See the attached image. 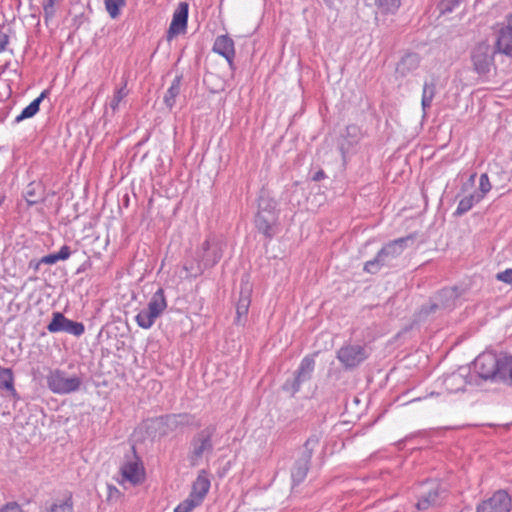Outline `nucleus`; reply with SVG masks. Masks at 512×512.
I'll list each match as a JSON object with an SVG mask.
<instances>
[{"mask_svg":"<svg viewBox=\"0 0 512 512\" xmlns=\"http://www.w3.org/2000/svg\"><path fill=\"white\" fill-rule=\"evenodd\" d=\"M408 242H413L411 237H401L387 243L370 261H367L364 270L368 273H377L381 267L397 266L398 258L402 255Z\"/></svg>","mask_w":512,"mask_h":512,"instance_id":"f257e3e1","label":"nucleus"},{"mask_svg":"<svg viewBox=\"0 0 512 512\" xmlns=\"http://www.w3.org/2000/svg\"><path fill=\"white\" fill-rule=\"evenodd\" d=\"M167 308V301L164 290L159 288L150 298L146 308L142 309L135 317L139 327L149 329L156 319L162 315Z\"/></svg>","mask_w":512,"mask_h":512,"instance_id":"f03ea898","label":"nucleus"},{"mask_svg":"<svg viewBox=\"0 0 512 512\" xmlns=\"http://www.w3.org/2000/svg\"><path fill=\"white\" fill-rule=\"evenodd\" d=\"M318 445L319 437L312 435L300 449L299 456L291 469V478L294 486L299 485L306 478L313 452Z\"/></svg>","mask_w":512,"mask_h":512,"instance_id":"7ed1b4c3","label":"nucleus"},{"mask_svg":"<svg viewBox=\"0 0 512 512\" xmlns=\"http://www.w3.org/2000/svg\"><path fill=\"white\" fill-rule=\"evenodd\" d=\"M223 243L216 236H209L202 244L198 258L199 263L197 266V274L203 273L207 268H210L217 264L222 258Z\"/></svg>","mask_w":512,"mask_h":512,"instance_id":"20e7f679","label":"nucleus"},{"mask_svg":"<svg viewBox=\"0 0 512 512\" xmlns=\"http://www.w3.org/2000/svg\"><path fill=\"white\" fill-rule=\"evenodd\" d=\"M216 432V427L213 425L207 426L199 431L191 440V448L188 459L192 466L199 464L204 454L211 453L213 450L212 437Z\"/></svg>","mask_w":512,"mask_h":512,"instance_id":"39448f33","label":"nucleus"},{"mask_svg":"<svg viewBox=\"0 0 512 512\" xmlns=\"http://www.w3.org/2000/svg\"><path fill=\"white\" fill-rule=\"evenodd\" d=\"M46 383L53 393L63 395L78 391L82 380L78 376L67 377L66 372L54 369L46 376Z\"/></svg>","mask_w":512,"mask_h":512,"instance_id":"423d86ee","label":"nucleus"},{"mask_svg":"<svg viewBox=\"0 0 512 512\" xmlns=\"http://www.w3.org/2000/svg\"><path fill=\"white\" fill-rule=\"evenodd\" d=\"M447 496V490L438 481H430L422 484L416 508L420 511L440 506Z\"/></svg>","mask_w":512,"mask_h":512,"instance_id":"0eeeda50","label":"nucleus"},{"mask_svg":"<svg viewBox=\"0 0 512 512\" xmlns=\"http://www.w3.org/2000/svg\"><path fill=\"white\" fill-rule=\"evenodd\" d=\"M368 357V349L360 344H346L337 351V359L346 370L358 367Z\"/></svg>","mask_w":512,"mask_h":512,"instance_id":"6e6552de","label":"nucleus"},{"mask_svg":"<svg viewBox=\"0 0 512 512\" xmlns=\"http://www.w3.org/2000/svg\"><path fill=\"white\" fill-rule=\"evenodd\" d=\"M314 357L315 355H307L302 359L298 369L294 373V378L285 382L283 386L284 390L295 394L300 390L303 383L311 379L315 368Z\"/></svg>","mask_w":512,"mask_h":512,"instance_id":"1a4fd4ad","label":"nucleus"},{"mask_svg":"<svg viewBox=\"0 0 512 512\" xmlns=\"http://www.w3.org/2000/svg\"><path fill=\"white\" fill-rule=\"evenodd\" d=\"M500 357L492 352L480 354L474 361V370L484 380L498 381Z\"/></svg>","mask_w":512,"mask_h":512,"instance_id":"9d476101","label":"nucleus"},{"mask_svg":"<svg viewBox=\"0 0 512 512\" xmlns=\"http://www.w3.org/2000/svg\"><path fill=\"white\" fill-rule=\"evenodd\" d=\"M46 328L50 333L66 332L76 337L82 336L85 332L83 323L70 320L61 312L52 314V319Z\"/></svg>","mask_w":512,"mask_h":512,"instance_id":"9b49d317","label":"nucleus"},{"mask_svg":"<svg viewBox=\"0 0 512 512\" xmlns=\"http://www.w3.org/2000/svg\"><path fill=\"white\" fill-rule=\"evenodd\" d=\"M511 498L504 490L496 491L477 506V512H510Z\"/></svg>","mask_w":512,"mask_h":512,"instance_id":"f8f14e48","label":"nucleus"},{"mask_svg":"<svg viewBox=\"0 0 512 512\" xmlns=\"http://www.w3.org/2000/svg\"><path fill=\"white\" fill-rule=\"evenodd\" d=\"M472 62L479 74L487 73L493 63L490 46L486 43L477 45L472 53Z\"/></svg>","mask_w":512,"mask_h":512,"instance_id":"ddd939ff","label":"nucleus"},{"mask_svg":"<svg viewBox=\"0 0 512 512\" xmlns=\"http://www.w3.org/2000/svg\"><path fill=\"white\" fill-rule=\"evenodd\" d=\"M458 297L459 294L455 287L442 289L437 295L439 302H434L430 304L429 307L423 306L420 310V314L429 315L440 308H450L454 305V302Z\"/></svg>","mask_w":512,"mask_h":512,"instance_id":"4468645a","label":"nucleus"},{"mask_svg":"<svg viewBox=\"0 0 512 512\" xmlns=\"http://www.w3.org/2000/svg\"><path fill=\"white\" fill-rule=\"evenodd\" d=\"M188 19V4L186 2L179 3L173 14L172 21L168 30V37L172 38L185 32Z\"/></svg>","mask_w":512,"mask_h":512,"instance_id":"2eb2a0df","label":"nucleus"},{"mask_svg":"<svg viewBox=\"0 0 512 512\" xmlns=\"http://www.w3.org/2000/svg\"><path fill=\"white\" fill-rule=\"evenodd\" d=\"M122 481H128L132 485H138L143 482L145 473L144 468L138 460H129L121 467Z\"/></svg>","mask_w":512,"mask_h":512,"instance_id":"dca6fc26","label":"nucleus"},{"mask_svg":"<svg viewBox=\"0 0 512 512\" xmlns=\"http://www.w3.org/2000/svg\"><path fill=\"white\" fill-rule=\"evenodd\" d=\"M213 51L223 56L229 66L233 67V59L235 56L234 41L227 35H220L215 39Z\"/></svg>","mask_w":512,"mask_h":512,"instance_id":"f3484780","label":"nucleus"},{"mask_svg":"<svg viewBox=\"0 0 512 512\" xmlns=\"http://www.w3.org/2000/svg\"><path fill=\"white\" fill-rule=\"evenodd\" d=\"M45 187L41 182H30L23 191V198L28 206L39 204L45 200Z\"/></svg>","mask_w":512,"mask_h":512,"instance_id":"a211bd4d","label":"nucleus"},{"mask_svg":"<svg viewBox=\"0 0 512 512\" xmlns=\"http://www.w3.org/2000/svg\"><path fill=\"white\" fill-rule=\"evenodd\" d=\"M252 289L248 283L241 287L240 296L236 305L237 323H240L243 317L247 316L251 303Z\"/></svg>","mask_w":512,"mask_h":512,"instance_id":"6ab92c4d","label":"nucleus"},{"mask_svg":"<svg viewBox=\"0 0 512 512\" xmlns=\"http://www.w3.org/2000/svg\"><path fill=\"white\" fill-rule=\"evenodd\" d=\"M41 512H73L72 495L67 494L63 498L46 502Z\"/></svg>","mask_w":512,"mask_h":512,"instance_id":"aec40b11","label":"nucleus"},{"mask_svg":"<svg viewBox=\"0 0 512 512\" xmlns=\"http://www.w3.org/2000/svg\"><path fill=\"white\" fill-rule=\"evenodd\" d=\"M165 425L171 430H176L179 427L197 425L195 417L188 413L171 414L164 418Z\"/></svg>","mask_w":512,"mask_h":512,"instance_id":"412c9836","label":"nucleus"},{"mask_svg":"<svg viewBox=\"0 0 512 512\" xmlns=\"http://www.w3.org/2000/svg\"><path fill=\"white\" fill-rule=\"evenodd\" d=\"M210 488V481L204 474H199L193 482L190 495L195 498L200 504L205 498Z\"/></svg>","mask_w":512,"mask_h":512,"instance_id":"4be33fe9","label":"nucleus"},{"mask_svg":"<svg viewBox=\"0 0 512 512\" xmlns=\"http://www.w3.org/2000/svg\"><path fill=\"white\" fill-rule=\"evenodd\" d=\"M48 93V90H44L43 92H41V94L36 99H34L28 106H26L21 111V113L15 118L14 122L20 123L25 119H29L35 116L39 111L41 102L47 97Z\"/></svg>","mask_w":512,"mask_h":512,"instance_id":"5701e85b","label":"nucleus"},{"mask_svg":"<svg viewBox=\"0 0 512 512\" xmlns=\"http://www.w3.org/2000/svg\"><path fill=\"white\" fill-rule=\"evenodd\" d=\"M420 64V57L416 53L406 54L397 65V72L402 76H406L416 70Z\"/></svg>","mask_w":512,"mask_h":512,"instance_id":"b1692460","label":"nucleus"},{"mask_svg":"<svg viewBox=\"0 0 512 512\" xmlns=\"http://www.w3.org/2000/svg\"><path fill=\"white\" fill-rule=\"evenodd\" d=\"M496 47L499 52L512 55V29L509 26L500 29Z\"/></svg>","mask_w":512,"mask_h":512,"instance_id":"393cba45","label":"nucleus"},{"mask_svg":"<svg viewBox=\"0 0 512 512\" xmlns=\"http://www.w3.org/2000/svg\"><path fill=\"white\" fill-rule=\"evenodd\" d=\"M498 381L512 385V356L500 357Z\"/></svg>","mask_w":512,"mask_h":512,"instance_id":"a878e982","label":"nucleus"},{"mask_svg":"<svg viewBox=\"0 0 512 512\" xmlns=\"http://www.w3.org/2000/svg\"><path fill=\"white\" fill-rule=\"evenodd\" d=\"M181 90V77L176 76L170 87L167 89L165 95H164V103L167 108L170 110L175 106L176 104V98L179 96Z\"/></svg>","mask_w":512,"mask_h":512,"instance_id":"bb28decb","label":"nucleus"},{"mask_svg":"<svg viewBox=\"0 0 512 512\" xmlns=\"http://www.w3.org/2000/svg\"><path fill=\"white\" fill-rule=\"evenodd\" d=\"M436 94V85L434 82H425L423 85L421 107L424 115L430 109L434 96Z\"/></svg>","mask_w":512,"mask_h":512,"instance_id":"cd10ccee","label":"nucleus"},{"mask_svg":"<svg viewBox=\"0 0 512 512\" xmlns=\"http://www.w3.org/2000/svg\"><path fill=\"white\" fill-rule=\"evenodd\" d=\"M0 389L7 390L13 397H17L13 373L9 368H0Z\"/></svg>","mask_w":512,"mask_h":512,"instance_id":"c85d7f7f","label":"nucleus"},{"mask_svg":"<svg viewBox=\"0 0 512 512\" xmlns=\"http://www.w3.org/2000/svg\"><path fill=\"white\" fill-rule=\"evenodd\" d=\"M482 198L474 191L469 195L464 196L456 209L457 214H464L469 211L475 204L479 203Z\"/></svg>","mask_w":512,"mask_h":512,"instance_id":"c756f323","label":"nucleus"},{"mask_svg":"<svg viewBox=\"0 0 512 512\" xmlns=\"http://www.w3.org/2000/svg\"><path fill=\"white\" fill-rule=\"evenodd\" d=\"M375 6L382 14H394L401 5V0H374Z\"/></svg>","mask_w":512,"mask_h":512,"instance_id":"7c9ffc66","label":"nucleus"},{"mask_svg":"<svg viewBox=\"0 0 512 512\" xmlns=\"http://www.w3.org/2000/svg\"><path fill=\"white\" fill-rule=\"evenodd\" d=\"M263 202L259 204V211L256 215L255 223L256 224H273L275 222V213L273 210L267 209L269 206L266 204V207H263Z\"/></svg>","mask_w":512,"mask_h":512,"instance_id":"2f4dec72","label":"nucleus"},{"mask_svg":"<svg viewBox=\"0 0 512 512\" xmlns=\"http://www.w3.org/2000/svg\"><path fill=\"white\" fill-rule=\"evenodd\" d=\"M127 95H128L127 82L125 81L120 88L116 89V91L109 103L110 109L113 112L117 111L119 108V104Z\"/></svg>","mask_w":512,"mask_h":512,"instance_id":"473e14b6","label":"nucleus"},{"mask_svg":"<svg viewBox=\"0 0 512 512\" xmlns=\"http://www.w3.org/2000/svg\"><path fill=\"white\" fill-rule=\"evenodd\" d=\"M105 8L113 19L120 15V10L125 6V0H104Z\"/></svg>","mask_w":512,"mask_h":512,"instance_id":"72a5a7b5","label":"nucleus"},{"mask_svg":"<svg viewBox=\"0 0 512 512\" xmlns=\"http://www.w3.org/2000/svg\"><path fill=\"white\" fill-rule=\"evenodd\" d=\"M444 382L447 389L453 392L461 390L465 385V380L463 379V377L456 373H453L446 377Z\"/></svg>","mask_w":512,"mask_h":512,"instance_id":"f704fd0d","label":"nucleus"},{"mask_svg":"<svg viewBox=\"0 0 512 512\" xmlns=\"http://www.w3.org/2000/svg\"><path fill=\"white\" fill-rule=\"evenodd\" d=\"M200 503L193 498L191 495L181 503H179L174 512H191L195 507L199 506Z\"/></svg>","mask_w":512,"mask_h":512,"instance_id":"c9c22d12","label":"nucleus"},{"mask_svg":"<svg viewBox=\"0 0 512 512\" xmlns=\"http://www.w3.org/2000/svg\"><path fill=\"white\" fill-rule=\"evenodd\" d=\"M59 0H42L44 19L47 22L52 19L56 13V4Z\"/></svg>","mask_w":512,"mask_h":512,"instance_id":"e433bc0d","label":"nucleus"},{"mask_svg":"<svg viewBox=\"0 0 512 512\" xmlns=\"http://www.w3.org/2000/svg\"><path fill=\"white\" fill-rule=\"evenodd\" d=\"M491 188L492 186L488 175L486 173L481 174L479 178V187L475 192L483 199Z\"/></svg>","mask_w":512,"mask_h":512,"instance_id":"4c0bfd02","label":"nucleus"},{"mask_svg":"<svg viewBox=\"0 0 512 512\" xmlns=\"http://www.w3.org/2000/svg\"><path fill=\"white\" fill-rule=\"evenodd\" d=\"M0 512H24V511L21 508V506L19 504H17L16 502H10V503H7L6 505H4L0 509Z\"/></svg>","mask_w":512,"mask_h":512,"instance_id":"58836bf2","label":"nucleus"},{"mask_svg":"<svg viewBox=\"0 0 512 512\" xmlns=\"http://www.w3.org/2000/svg\"><path fill=\"white\" fill-rule=\"evenodd\" d=\"M496 278L499 281L511 284L512 283V269H507L497 274Z\"/></svg>","mask_w":512,"mask_h":512,"instance_id":"ea45409f","label":"nucleus"},{"mask_svg":"<svg viewBox=\"0 0 512 512\" xmlns=\"http://www.w3.org/2000/svg\"><path fill=\"white\" fill-rule=\"evenodd\" d=\"M274 227L275 226H259V233L267 238H271L275 234Z\"/></svg>","mask_w":512,"mask_h":512,"instance_id":"a19ab883","label":"nucleus"},{"mask_svg":"<svg viewBox=\"0 0 512 512\" xmlns=\"http://www.w3.org/2000/svg\"><path fill=\"white\" fill-rule=\"evenodd\" d=\"M70 254L71 252L68 246H62L61 249L56 253L58 260H66Z\"/></svg>","mask_w":512,"mask_h":512,"instance_id":"79ce46f5","label":"nucleus"},{"mask_svg":"<svg viewBox=\"0 0 512 512\" xmlns=\"http://www.w3.org/2000/svg\"><path fill=\"white\" fill-rule=\"evenodd\" d=\"M8 43H9L8 35L0 30V53L6 49Z\"/></svg>","mask_w":512,"mask_h":512,"instance_id":"37998d69","label":"nucleus"},{"mask_svg":"<svg viewBox=\"0 0 512 512\" xmlns=\"http://www.w3.org/2000/svg\"><path fill=\"white\" fill-rule=\"evenodd\" d=\"M57 261H59L57 258V255H56V253H53V254L44 256L40 262L45 263V264H55Z\"/></svg>","mask_w":512,"mask_h":512,"instance_id":"c03bdc74","label":"nucleus"},{"mask_svg":"<svg viewBox=\"0 0 512 512\" xmlns=\"http://www.w3.org/2000/svg\"><path fill=\"white\" fill-rule=\"evenodd\" d=\"M323 178H325V173L323 170H319L318 172H316L313 176V180L314 181H320L322 180Z\"/></svg>","mask_w":512,"mask_h":512,"instance_id":"a18cd8bd","label":"nucleus"},{"mask_svg":"<svg viewBox=\"0 0 512 512\" xmlns=\"http://www.w3.org/2000/svg\"><path fill=\"white\" fill-rule=\"evenodd\" d=\"M475 178H476V173H472V174H470V176H469V178H468L467 182L465 183L464 187H466V186H468V185H469V186H473V185H474V183H475Z\"/></svg>","mask_w":512,"mask_h":512,"instance_id":"49530a36","label":"nucleus"},{"mask_svg":"<svg viewBox=\"0 0 512 512\" xmlns=\"http://www.w3.org/2000/svg\"><path fill=\"white\" fill-rule=\"evenodd\" d=\"M507 26H509L511 29H512V14L510 15V17L508 18V24Z\"/></svg>","mask_w":512,"mask_h":512,"instance_id":"de8ad7c7","label":"nucleus"},{"mask_svg":"<svg viewBox=\"0 0 512 512\" xmlns=\"http://www.w3.org/2000/svg\"><path fill=\"white\" fill-rule=\"evenodd\" d=\"M349 129H353V130H356V127L355 126H352V127H348V130Z\"/></svg>","mask_w":512,"mask_h":512,"instance_id":"09e8293b","label":"nucleus"}]
</instances>
